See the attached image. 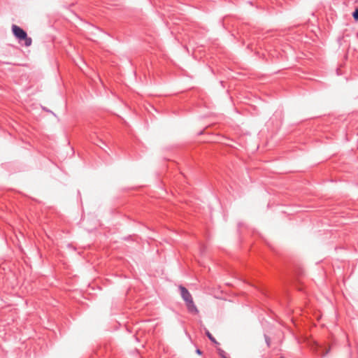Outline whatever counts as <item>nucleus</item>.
I'll use <instances>...</instances> for the list:
<instances>
[{
	"label": "nucleus",
	"mask_w": 358,
	"mask_h": 358,
	"mask_svg": "<svg viewBox=\"0 0 358 358\" xmlns=\"http://www.w3.org/2000/svg\"><path fill=\"white\" fill-rule=\"evenodd\" d=\"M179 289L180 290L181 297L185 301L188 311L195 315L198 314L199 310L194 304L192 294L189 293L188 289L182 285L179 286Z\"/></svg>",
	"instance_id": "1"
},
{
	"label": "nucleus",
	"mask_w": 358,
	"mask_h": 358,
	"mask_svg": "<svg viewBox=\"0 0 358 358\" xmlns=\"http://www.w3.org/2000/svg\"><path fill=\"white\" fill-rule=\"evenodd\" d=\"M12 32L14 36L17 39L19 43L24 42V45L26 47H29L31 45V38L27 36V32L21 27H18L16 24H13Z\"/></svg>",
	"instance_id": "2"
},
{
	"label": "nucleus",
	"mask_w": 358,
	"mask_h": 358,
	"mask_svg": "<svg viewBox=\"0 0 358 358\" xmlns=\"http://www.w3.org/2000/svg\"><path fill=\"white\" fill-rule=\"evenodd\" d=\"M206 335L207 336V337L209 338V340L215 343V344H218V343L217 342L216 339L213 336V335L209 332L208 330H206Z\"/></svg>",
	"instance_id": "3"
},
{
	"label": "nucleus",
	"mask_w": 358,
	"mask_h": 358,
	"mask_svg": "<svg viewBox=\"0 0 358 358\" xmlns=\"http://www.w3.org/2000/svg\"><path fill=\"white\" fill-rule=\"evenodd\" d=\"M352 17L355 21H358V8H355L352 13Z\"/></svg>",
	"instance_id": "4"
},
{
	"label": "nucleus",
	"mask_w": 358,
	"mask_h": 358,
	"mask_svg": "<svg viewBox=\"0 0 358 358\" xmlns=\"http://www.w3.org/2000/svg\"><path fill=\"white\" fill-rule=\"evenodd\" d=\"M219 355L221 356L222 358L227 357H226V352L224 350H220L219 351Z\"/></svg>",
	"instance_id": "5"
},
{
	"label": "nucleus",
	"mask_w": 358,
	"mask_h": 358,
	"mask_svg": "<svg viewBox=\"0 0 358 358\" xmlns=\"http://www.w3.org/2000/svg\"><path fill=\"white\" fill-rule=\"evenodd\" d=\"M196 353L199 354V355H201L202 354V352L199 350V349H197L196 350Z\"/></svg>",
	"instance_id": "6"
},
{
	"label": "nucleus",
	"mask_w": 358,
	"mask_h": 358,
	"mask_svg": "<svg viewBox=\"0 0 358 358\" xmlns=\"http://www.w3.org/2000/svg\"><path fill=\"white\" fill-rule=\"evenodd\" d=\"M266 341L267 345H269V341L267 337L266 338Z\"/></svg>",
	"instance_id": "7"
},
{
	"label": "nucleus",
	"mask_w": 358,
	"mask_h": 358,
	"mask_svg": "<svg viewBox=\"0 0 358 358\" xmlns=\"http://www.w3.org/2000/svg\"><path fill=\"white\" fill-rule=\"evenodd\" d=\"M99 141L103 144V142L102 141V140H99Z\"/></svg>",
	"instance_id": "8"
},
{
	"label": "nucleus",
	"mask_w": 358,
	"mask_h": 358,
	"mask_svg": "<svg viewBox=\"0 0 358 358\" xmlns=\"http://www.w3.org/2000/svg\"><path fill=\"white\" fill-rule=\"evenodd\" d=\"M280 358H283V357H280Z\"/></svg>",
	"instance_id": "9"
},
{
	"label": "nucleus",
	"mask_w": 358,
	"mask_h": 358,
	"mask_svg": "<svg viewBox=\"0 0 358 358\" xmlns=\"http://www.w3.org/2000/svg\"><path fill=\"white\" fill-rule=\"evenodd\" d=\"M224 358H227V357H224Z\"/></svg>",
	"instance_id": "10"
}]
</instances>
